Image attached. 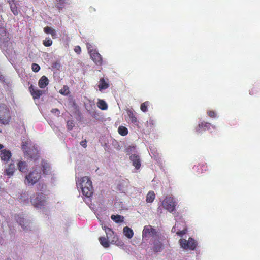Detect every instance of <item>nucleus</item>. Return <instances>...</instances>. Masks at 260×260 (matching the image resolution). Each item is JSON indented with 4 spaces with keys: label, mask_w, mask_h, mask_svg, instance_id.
<instances>
[{
    "label": "nucleus",
    "mask_w": 260,
    "mask_h": 260,
    "mask_svg": "<svg viewBox=\"0 0 260 260\" xmlns=\"http://www.w3.org/2000/svg\"><path fill=\"white\" fill-rule=\"evenodd\" d=\"M49 83V80L46 76L43 75L38 81V85L40 88H45Z\"/></svg>",
    "instance_id": "nucleus-18"
},
{
    "label": "nucleus",
    "mask_w": 260,
    "mask_h": 260,
    "mask_svg": "<svg viewBox=\"0 0 260 260\" xmlns=\"http://www.w3.org/2000/svg\"><path fill=\"white\" fill-rule=\"evenodd\" d=\"M27 167V163L25 161H20L17 163V168L21 172H26L28 170Z\"/></svg>",
    "instance_id": "nucleus-21"
},
{
    "label": "nucleus",
    "mask_w": 260,
    "mask_h": 260,
    "mask_svg": "<svg viewBox=\"0 0 260 260\" xmlns=\"http://www.w3.org/2000/svg\"><path fill=\"white\" fill-rule=\"evenodd\" d=\"M52 41L49 38H46V39L43 42V44L45 46H50L52 44Z\"/></svg>",
    "instance_id": "nucleus-35"
},
{
    "label": "nucleus",
    "mask_w": 260,
    "mask_h": 260,
    "mask_svg": "<svg viewBox=\"0 0 260 260\" xmlns=\"http://www.w3.org/2000/svg\"><path fill=\"white\" fill-rule=\"evenodd\" d=\"M90 57L94 62L97 65L102 64V57L101 55L96 50L90 51Z\"/></svg>",
    "instance_id": "nucleus-9"
},
{
    "label": "nucleus",
    "mask_w": 260,
    "mask_h": 260,
    "mask_svg": "<svg viewBox=\"0 0 260 260\" xmlns=\"http://www.w3.org/2000/svg\"><path fill=\"white\" fill-rule=\"evenodd\" d=\"M186 229H183L182 230H178L176 232L177 235L182 237L184 234H185Z\"/></svg>",
    "instance_id": "nucleus-40"
},
{
    "label": "nucleus",
    "mask_w": 260,
    "mask_h": 260,
    "mask_svg": "<svg viewBox=\"0 0 260 260\" xmlns=\"http://www.w3.org/2000/svg\"><path fill=\"white\" fill-rule=\"evenodd\" d=\"M86 143H87V141H86V140H85L81 141L80 142V144L83 148H86L87 147Z\"/></svg>",
    "instance_id": "nucleus-43"
},
{
    "label": "nucleus",
    "mask_w": 260,
    "mask_h": 260,
    "mask_svg": "<svg viewBox=\"0 0 260 260\" xmlns=\"http://www.w3.org/2000/svg\"><path fill=\"white\" fill-rule=\"evenodd\" d=\"M12 156L11 152L7 149H4L0 151V158L2 161L7 163Z\"/></svg>",
    "instance_id": "nucleus-8"
},
{
    "label": "nucleus",
    "mask_w": 260,
    "mask_h": 260,
    "mask_svg": "<svg viewBox=\"0 0 260 260\" xmlns=\"http://www.w3.org/2000/svg\"><path fill=\"white\" fill-rule=\"evenodd\" d=\"M149 101H146L141 104L140 109L142 111L146 112L147 111L148 107L149 106Z\"/></svg>",
    "instance_id": "nucleus-33"
},
{
    "label": "nucleus",
    "mask_w": 260,
    "mask_h": 260,
    "mask_svg": "<svg viewBox=\"0 0 260 260\" xmlns=\"http://www.w3.org/2000/svg\"><path fill=\"white\" fill-rule=\"evenodd\" d=\"M28 144L29 142L28 141L23 142L22 144V149L24 151H25V153H26L30 158H34V156H32L31 154H29L27 150Z\"/></svg>",
    "instance_id": "nucleus-31"
},
{
    "label": "nucleus",
    "mask_w": 260,
    "mask_h": 260,
    "mask_svg": "<svg viewBox=\"0 0 260 260\" xmlns=\"http://www.w3.org/2000/svg\"><path fill=\"white\" fill-rule=\"evenodd\" d=\"M0 8H1V4H0Z\"/></svg>",
    "instance_id": "nucleus-49"
},
{
    "label": "nucleus",
    "mask_w": 260,
    "mask_h": 260,
    "mask_svg": "<svg viewBox=\"0 0 260 260\" xmlns=\"http://www.w3.org/2000/svg\"><path fill=\"white\" fill-rule=\"evenodd\" d=\"M57 4L56 5V8L59 11L62 10L64 8V4L66 3V0H56Z\"/></svg>",
    "instance_id": "nucleus-30"
},
{
    "label": "nucleus",
    "mask_w": 260,
    "mask_h": 260,
    "mask_svg": "<svg viewBox=\"0 0 260 260\" xmlns=\"http://www.w3.org/2000/svg\"><path fill=\"white\" fill-rule=\"evenodd\" d=\"M80 186L91 187L92 182L89 178L83 177L80 180Z\"/></svg>",
    "instance_id": "nucleus-16"
},
{
    "label": "nucleus",
    "mask_w": 260,
    "mask_h": 260,
    "mask_svg": "<svg viewBox=\"0 0 260 260\" xmlns=\"http://www.w3.org/2000/svg\"><path fill=\"white\" fill-rule=\"evenodd\" d=\"M111 219L117 223L122 222L124 220L123 217L119 215V214H116V215L112 214L111 216Z\"/></svg>",
    "instance_id": "nucleus-28"
},
{
    "label": "nucleus",
    "mask_w": 260,
    "mask_h": 260,
    "mask_svg": "<svg viewBox=\"0 0 260 260\" xmlns=\"http://www.w3.org/2000/svg\"><path fill=\"white\" fill-rule=\"evenodd\" d=\"M123 233L124 235L129 239H131L133 236V231L130 229V228L128 226L124 227L123 229Z\"/></svg>",
    "instance_id": "nucleus-25"
},
{
    "label": "nucleus",
    "mask_w": 260,
    "mask_h": 260,
    "mask_svg": "<svg viewBox=\"0 0 260 260\" xmlns=\"http://www.w3.org/2000/svg\"><path fill=\"white\" fill-rule=\"evenodd\" d=\"M8 2L10 6L13 4V3H15V0H8Z\"/></svg>",
    "instance_id": "nucleus-47"
},
{
    "label": "nucleus",
    "mask_w": 260,
    "mask_h": 260,
    "mask_svg": "<svg viewBox=\"0 0 260 260\" xmlns=\"http://www.w3.org/2000/svg\"><path fill=\"white\" fill-rule=\"evenodd\" d=\"M163 240L160 238H155L153 241V246L152 250L155 252H161L164 248V245L162 243Z\"/></svg>",
    "instance_id": "nucleus-5"
},
{
    "label": "nucleus",
    "mask_w": 260,
    "mask_h": 260,
    "mask_svg": "<svg viewBox=\"0 0 260 260\" xmlns=\"http://www.w3.org/2000/svg\"><path fill=\"white\" fill-rule=\"evenodd\" d=\"M177 228H178V224H177V223H176L175 226L174 227H173V228L172 229V232H176L177 230Z\"/></svg>",
    "instance_id": "nucleus-44"
},
{
    "label": "nucleus",
    "mask_w": 260,
    "mask_h": 260,
    "mask_svg": "<svg viewBox=\"0 0 260 260\" xmlns=\"http://www.w3.org/2000/svg\"><path fill=\"white\" fill-rule=\"evenodd\" d=\"M67 128L69 130H72L74 127V122L71 120H68L67 122Z\"/></svg>",
    "instance_id": "nucleus-38"
},
{
    "label": "nucleus",
    "mask_w": 260,
    "mask_h": 260,
    "mask_svg": "<svg viewBox=\"0 0 260 260\" xmlns=\"http://www.w3.org/2000/svg\"><path fill=\"white\" fill-rule=\"evenodd\" d=\"M207 114L211 118H215L216 116V114L214 111L209 110L207 112Z\"/></svg>",
    "instance_id": "nucleus-39"
},
{
    "label": "nucleus",
    "mask_w": 260,
    "mask_h": 260,
    "mask_svg": "<svg viewBox=\"0 0 260 260\" xmlns=\"http://www.w3.org/2000/svg\"><path fill=\"white\" fill-rule=\"evenodd\" d=\"M155 198V194L153 191H150L147 194L146 202L148 203H152Z\"/></svg>",
    "instance_id": "nucleus-27"
},
{
    "label": "nucleus",
    "mask_w": 260,
    "mask_h": 260,
    "mask_svg": "<svg viewBox=\"0 0 260 260\" xmlns=\"http://www.w3.org/2000/svg\"><path fill=\"white\" fill-rule=\"evenodd\" d=\"M74 51L78 54H80L81 52V48L80 46H76L74 48Z\"/></svg>",
    "instance_id": "nucleus-41"
},
{
    "label": "nucleus",
    "mask_w": 260,
    "mask_h": 260,
    "mask_svg": "<svg viewBox=\"0 0 260 260\" xmlns=\"http://www.w3.org/2000/svg\"><path fill=\"white\" fill-rule=\"evenodd\" d=\"M31 69L34 72H37L40 70V67L37 63H33L31 65Z\"/></svg>",
    "instance_id": "nucleus-36"
},
{
    "label": "nucleus",
    "mask_w": 260,
    "mask_h": 260,
    "mask_svg": "<svg viewBox=\"0 0 260 260\" xmlns=\"http://www.w3.org/2000/svg\"><path fill=\"white\" fill-rule=\"evenodd\" d=\"M103 229L104 230L106 234V237L108 239H111L112 238H113L112 240V242H116V240L118 239V238L117 236H115L114 235V233L112 231V230L111 228H109L108 227H106V226H103Z\"/></svg>",
    "instance_id": "nucleus-12"
},
{
    "label": "nucleus",
    "mask_w": 260,
    "mask_h": 260,
    "mask_svg": "<svg viewBox=\"0 0 260 260\" xmlns=\"http://www.w3.org/2000/svg\"><path fill=\"white\" fill-rule=\"evenodd\" d=\"M41 173L35 169L29 172L25 176V183L27 185H34L41 179Z\"/></svg>",
    "instance_id": "nucleus-2"
},
{
    "label": "nucleus",
    "mask_w": 260,
    "mask_h": 260,
    "mask_svg": "<svg viewBox=\"0 0 260 260\" xmlns=\"http://www.w3.org/2000/svg\"><path fill=\"white\" fill-rule=\"evenodd\" d=\"M12 120L11 112L9 106L5 103L0 104V123L9 124Z\"/></svg>",
    "instance_id": "nucleus-1"
},
{
    "label": "nucleus",
    "mask_w": 260,
    "mask_h": 260,
    "mask_svg": "<svg viewBox=\"0 0 260 260\" xmlns=\"http://www.w3.org/2000/svg\"><path fill=\"white\" fill-rule=\"evenodd\" d=\"M109 240L110 239H108L107 237H101L99 238L101 244L104 248H108L110 246Z\"/></svg>",
    "instance_id": "nucleus-23"
},
{
    "label": "nucleus",
    "mask_w": 260,
    "mask_h": 260,
    "mask_svg": "<svg viewBox=\"0 0 260 260\" xmlns=\"http://www.w3.org/2000/svg\"><path fill=\"white\" fill-rule=\"evenodd\" d=\"M118 133L122 136H125L128 134V129L124 126H120L118 129Z\"/></svg>",
    "instance_id": "nucleus-34"
},
{
    "label": "nucleus",
    "mask_w": 260,
    "mask_h": 260,
    "mask_svg": "<svg viewBox=\"0 0 260 260\" xmlns=\"http://www.w3.org/2000/svg\"><path fill=\"white\" fill-rule=\"evenodd\" d=\"M128 115L129 118L130 119V120L131 122L136 125V126L138 127H139V122L138 120L137 117L135 115L134 112L131 110L128 111Z\"/></svg>",
    "instance_id": "nucleus-19"
},
{
    "label": "nucleus",
    "mask_w": 260,
    "mask_h": 260,
    "mask_svg": "<svg viewBox=\"0 0 260 260\" xmlns=\"http://www.w3.org/2000/svg\"><path fill=\"white\" fill-rule=\"evenodd\" d=\"M42 170L44 174H47L49 171V166L48 162L43 160L41 162Z\"/></svg>",
    "instance_id": "nucleus-29"
},
{
    "label": "nucleus",
    "mask_w": 260,
    "mask_h": 260,
    "mask_svg": "<svg viewBox=\"0 0 260 260\" xmlns=\"http://www.w3.org/2000/svg\"><path fill=\"white\" fill-rule=\"evenodd\" d=\"M11 11L15 15H17L19 14V10L18 9L15 3L10 6Z\"/></svg>",
    "instance_id": "nucleus-32"
},
{
    "label": "nucleus",
    "mask_w": 260,
    "mask_h": 260,
    "mask_svg": "<svg viewBox=\"0 0 260 260\" xmlns=\"http://www.w3.org/2000/svg\"><path fill=\"white\" fill-rule=\"evenodd\" d=\"M109 87V84L105 81L104 78L100 79L99 84L98 85V87L100 91L107 89Z\"/></svg>",
    "instance_id": "nucleus-22"
},
{
    "label": "nucleus",
    "mask_w": 260,
    "mask_h": 260,
    "mask_svg": "<svg viewBox=\"0 0 260 260\" xmlns=\"http://www.w3.org/2000/svg\"><path fill=\"white\" fill-rule=\"evenodd\" d=\"M16 168L15 166L14 163H11L9 165L8 168L6 169L5 172L6 174L8 176H11L15 172Z\"/></svg>",
    "instance_id": "nucleus-20"
},
{
    "label": "nucleus",
    "mask_w": 260,
    "mask_h": 260,
    "mask_svg": "<svg viewBox=\"0 0 260 260\" xmlns=\"http://www.w3.org/2000/svg\"><path fill=\"white\" fill-rule=\"evenodd\" d=\"M59 92L64 95H67L69 93V88L66 85H64L63 88L59 91Z\"/></svg>",
    "instance_id": "nucleus-37"
},
{
    "label": "nucleus",
    "mask_w": 260,
    "mask_h": 260,
    "mask_svg": "<svg viewBox=\"0 0 260 260\" xmlns=\"http://www.w3.org/2000/svg\"><path fill=\"white\" fill-rule=\"evenodd\" d=\"M211 126V123L207 122H202L199 123L198 126L196 127V132L201 133L203 131L209 130Z\"/></svg>",
    "instance_id": "nucleus-13"
},
{
    "label": "nucleus",
    "mask_w": 260,
    "mask_h": 260,
    "mask_svg": "<svg viewBox=\"0 0 260 260\" xmlns=\"http://www.w3.org/2000/svg\"><path fill=\"white\" fill-rule=\"evenodd\" d=\"M29 90L34 99H39L42 94V91L41 90L35 89L32 85H31L29 87Z\"/></svg>",
    "instance_id": "nucleus-14"
},
{
    "label": "nucleus",
    "mask_w": 260,
    "mask_h": 260,
    "mask_svg": "<svg viewBox=\"0 0 260 260\" xmlns=\"http://www.w3.org/2000/svg\"><path fill=\"white\" fill-rule=\"evenodd\" d=\"M179 244L180 246L185 250H193L197 247V242L192 238H189L188 240L185 239H180Z\"/></svg>",
    "instance_id": "nucleus-3"
},
{
    "label": "nucleus",
    "mask_w": 260,
    "mask_h": 260,
    "mask_svg": "<svg viewBox=\"0 0 260 260\" xmlns=\"http://www.w3.org/2000/svg\"><path fill=\"white\" fill-rule=\"evenodd\" d=\"M157 231L156 229L151 228V226H145L142 232L143 238H149L150 236L156 235Z\"/></svg>",
    "instance_id": "nucleus-7"
},
{
    "label": "nucleus",
    "mask_w": 260,
    "mask_h": 260,
    "mask_svg": "<svg viewBox=\"0 0 260 260\" xmlns=\"http://www.w3.org/2000/svg\"><path fill=\"white\" fill-rule=\"evenodd\" d=\"M52 113H57V114H59L60 112L57 109H53L51 110Z\"/></svg>",
    "instance_id": "nucleus-45"
},
{
    "label": "nucleus",
    "mask_w": 260,
    "mask_h": 260,
    "mask_svg": "<svg viewBox=\"0 0 260 260\" xmlns=\"http://www.w3.org/2000/svg\"><path fill=\"white\" fill-rule=\"evenodd\" d=\"M193 169L196 170L198 174L202 173L207 170V166L206 162H200L198 166H195Z\"/></svg>",
    "instance_id": "nucleus-15"
},
{
    "label": "nucleus",
    "mask_w": 260,
    "mask_h": 260,
    "mask_svg": "<svg viewBox=\"0 0 260 260\" xmlns=\"http://www.w3.org/2000/svg\"><path fill=\"white\" fill-rule=\"evenodd\" d=\"M130 160L132 162V165L136 170L140 169L141 167V161L140 157L137 154H134L130 156Z\"/></svg>",
    "instance_id": "nucleus-11"
},
{
    "label": "nucleus",
    "mask_w": 260,
    "mask_h": 260,
    "mask_svg": "<svg viewBox=\"0 0 260 260\" xmlns=\"http://www.w3.org/2000/svg\"><path fill=\"white\" fill-rule=\"evenodd\" d=\"M86 47H87V49L89 52V53L90 54V51H93L94 50L92 49V45L89 43H87L86 44Z\"/></svg>",
    "instance_id": "nucleus-42"
},
{
    "label": "nucleus",
    "mask_w": 260,
    "mask_h": 260,
    "mask_svg": "<svg viewBox=\"0 0 260 260\" xmlns=\"http://www.w3.org/2000/svg\"><path fill=\"white\" fill-rule=\"evenodd\" d=\"M44 31L46 34H50L51 35L52 37L54 39L56 37V31L54 29L49 27V26H46L44 28Z\"/></svg>",
    "instance_id": "nucleus-24"
},
{
    "label": "nucleus",
    "mask_w": 260,
    "mask_h": 260,
    "mask_svg": "<svg viewBox=\"0 0 260 260\" xmlns=\"http://www.w3.org/2000/svg\"><path fill=\"white\" fill-rule=\"evenodd\" d=\"M5 80V77L4 75L0 73V81L3 82Z\"/></svg>",
    "instance_id": "nucleus-46"
},
{
    "label": "nucleus",
    "mask_w": 260,
    "mask_h": 260,
    "mask_svg": "<svg viewBox=\"0 0 260 260\" xmlns=\"http://www.w3.org/2000/svg\"><path fill=\"white\" fill-rule=\"evenodd\" d=\"M163 208L169 212H173L175 210L176 202L172 197H167L162 202Z\"/></svg>",
    "instance_id": "nucleus-4"
},
{
    "label": "nucleus",
    "mask_w": 260,
    "mask_h": 260,
    "mask_svg": "<svg viewBox=\"0 0 260 260\" xmlns=\"http://www.w3.org/2000/svg\"><path fill=\"white\" fill-rule=\"evenodd\" d=\"M45 197L42 194H38L37 197L35 199H31V202L34 206L37 208L44 206L45 203Z\"/></svg>",
    "instance_id": "nucleus-6"
},
{
    "label": "nucleus",
    "mask_w": 260,
    "mask_h": 260,
    "mask_svg": "<svg viewBox=\"0 0 260 260\" xmlns=\"http://www.w3.org/2000/svg\"><path fill=\"white\" fill-rule=\"evenodd\" d=\"M4 148V146H3V144H0V151L2 149H4L3 148Z\"/></svg>",
    "instance_id": "nucleus-48"
},
{
    "label": "nucleus",
    "mask_w": 260,
    "mask_h": 260,
    "mask_svg": "<svg viewBox=\"0 0 260 260\" xmlns=\"http://www.w3.org/2000/svg\"><path fill=\"white\" fill-rule=\"evenodd\" d=\"M97 106L102 110H105L108 109V105L103 100H99L97 103Z\"/></svg>",
    "instance_id": "nucleus-26"
},
{
    "label": "nucleus",
    "mask_w": 260,
    "mask_h": 260,
    "mask_svg": "<svg viewBox=\"0 0 260 260\" xmlns=\"http://www.w3.org/2000/svg\"><path fill=\"white\" fill-rule=\"evenodd\" d=\"M80 187L82 189L83 196L87 197H90L93 194V186H80Z\"/></svg>",
    "instance_id": "nucleus-17"
},
{
    "label": "nucleus",
    "mask_w": 260,
    "mask_h": 260,
    "mask_svg": "<svg viewBox=\"0 0 260 260\" xmlns=\"http://www.w3.org/2000/svg\"><path fill=\"white\" fill-rule=\"evenodd\" d=\"M17 221L21 225V226L24 230L27 229L29 226L30 221L24 218L23 216L17 215L16 217Z\"/></svg>",
    "instance_id": "nucleus-10"
}]
</instances>
